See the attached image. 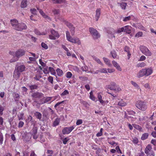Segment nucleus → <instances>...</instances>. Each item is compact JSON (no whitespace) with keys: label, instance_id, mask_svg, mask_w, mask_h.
Returning a JSON list of instances; mask_svg holds the SVG:
<instances>
[{"label":"nucleus","instance_id":"obj_1","mask_svg":"<svg viewBox=\"0 0 156 156\" xmlns=\"http://www.w3.org/2000/svg\"><path fill=\"white\" fill-rule=\"evenodd\" d=\"M153 72V68L150 67L145 69H143L139 71L137 74V77L139 78L142 77L144 76H148L151 75Z\"/></svg>","mask_w":156,"mask_h":156},{"label":"nucleus","instance_id":"obj_2","mask_svg":"<svg viewBox=\"0 0 156 156\" xmlns=\"http://www.w3.org/2000/svg\"><path fill=\"white\" fill-rule=\"evenodd\" d=\"M136 107L142 111H145L147 108V104L146 102L142 100L137 101L136 104Z\"/></svg>","mask_w":156,"mask_h":156},{"label":"nucleus","instance_id":"obj_3","mask_svg":"<svg viewBox=\"0 0 156 156\" xmlns=\"http://www.w3.org/2000/svg\"><path fill=\"white\" fill-rule=\"evenodd\" d=\"M66 35L67 40L73 43H76L78 45H80L81 42L80 40L78 38H73L70 35L69 32L68 31H67L66 32Z\"/></svg>","mask_w":156,"mask_h":156},{"label":"nucleus","instance_id":"obj_4","mask_svg":"<svg viewBox=\"0 0 156 156\" xmlns=\"http://www.w3.org/2000/svg\"><path fill=\"white\" fill-rule=\"evenodd\" d=\"M60 20L64 22V23L70 29L72 35H73L75 33V28L74 27L73 24L70 23L68 22L67 21L64 19H62Z\"/></svg>","mask_w":156,"mask_h":156},{"label":"nucleus","instance_id":"obj_5","mask_svg":"<svg viewBox=\"0 0 156 156\" xmlns=\"http://www.w3.org/2000/svg\"><path fill=\"white\" fill-rule=\"evenodd\" d=\"M106 87L107 89L115 91H119L121 90V88L114 82H112L110 85L106 86Z\"/></svg>","mask_w":156,"mask_h":156},{"label":"nucleus","instance_id":"obj_6","mask_svg":"<svg viewBox=\"0 0 156 156\" xmlns=\"http://www.w3.org/2000/svg\"><path fill=\"white\" fill-rule=\"evenodd\" d=\"M89 31L94 39H97L100 37V34L95 29L92 27H90L89 28Z\"/></svg>","mask_w":156,"mask_h":156},{"label":"nucleus","instance_id":"obj_7","mask_svg":"<svg viewBox=\"0 0 156 156\" xmlns=\"http://www.w3.org/2000/svg\"><path fill=\"white\" fill-rule=\"evenodd\" d=\"M140 49L142 53L147 56H151L152 55L151 52L145 46H141Z\"/></svg>","mask_w":156,"mask_h":156},{"label":"nucleus","instance_id":"obj_8","mask_svg":"<svg viewBox=\"0 0 156 156\" xmlns=\"http://www.w3.org/2000/svg\"><path fill=\"white\" fill-rule=\"evenodd\" d=\"M74 126L64 127L62 130V133L64 135L68 134L74 129Z\"/></svg>","mask_w":156,"mask_h":156},{"label":"nucleus","instance_id":"obj_9","mask_svg":"<svg viewBox=\"0 0 156 156\" xmlns=\"http://www.w3.org/2000/svg\"><path fill=\"white\" fill-rule=\"evenodd\" d=\"M51 35H49V38L51 40H55L56 37L58 38L60 36L57 31H55L54 30H51Z\"/></svg>","mask_w":156,"mask_h":156},{"label":"nucleus","instance_id":"obj_10","mask_svg":"<svg viewBox=\"0 0 156 156\" xmlns=\"http://www.w3.org/2000/svg\"><path fill=\"white\" fill-rule=\"evenodd\" d=\"M27 28V26L24 23H18L15 28V30L17 31H21L23 30L26 29Z\"/></svg>","mask_w":156,"mask_h":156},{"label":"nucleus","instance_id":"obj_11","mask_svg":"<svg viewBox=\"0 0 156 156\" xmlns=\"http://www.w3.org/2000/svg\"><path fill=\"white\" fill-rule=\"evenodd\" d=\"M25 54V51L23 49H18L15 52V56L18 58L23 56Z\"/></svg>","mask_w":156,"mask_h":156},{"label":"nucleus","instance_id":"obj_12","mask_svg":"<svg viewBox=\"0 0 156 156\" xmlns=\"http://www.w3.org/2000/svg\"><path fill=\"white\" fill-rule=\"evenodd\" d=\"M144 152L146 154L154 153L152 150V147L151 145L148 144L146 147L145 149Z\"/></svg>","mask_w":156,"mask_h":156},{"label":"nucleus","instance_id":"obj_13","mask_svg":"<svg viewBox=\"0 0 156 156\" xmlns=\"http://www.w3.org/2000/svg\"><path fill=\"white\" fill-rule=\"evenodd\" d=\"M107 33L108 34V36L109 38H112L113 37L115 38V36L114 34H116V30L113 29H111L108 30Z\"/></svg>","mask_w":156,"mask_h":156},{"label":"nucleus","instance_id":"obj_14","mask_svg":"<svg viewBox=\"0 0 156 156\" xmlns=\"http://www.w3.org/2000/svg\"><path fill=\"white\" fill-rule=\"evenodd\" d=\"M37 127H34L32 129V135L33 136V138L36 139L37 138Z\"/></svg>","mask_w":156,"mask_h":156},{"label":"nucleus","instance_id":"obj_15","mask_svg":"<svg viewBox=\"0 0 156 156\" xmlns=\"http://www.w3.org/2000/svg\"><path fill=\"white\" fill-rule=\"evenodd\" d=\"M124 28L123 32L128 34H130L131 32V27L129 25H127L123 27Z\"/></svg>","mask_w":156,"mask_h":156},{"label":"nucleus","instance_id":"obj_16","mask_svg":"<svg viewBox=\"0 0 156 156\" xmlns=\"http://www.w3.org/2000/svg\"><path fill=\"white\" fill-rule=\"evenodd\" d=\"M43 94L41 93L36 92L33 93L32 95V97L34 98H40L43 96Z\"/></svg>","mask_w":156,"mask_h":156},{"label":"nucleus","instance_id":"obj_17","mask_svg":"<svg viewBox=\"0 0 156 156\" xmlns=\"http://www.w3.org/2000/svg\"><path fill=\"white\" fill-rule=\"evenodd\" d=\"M102 93L101 92H98L97 94V96L98 98V101L100 102L101 104H103L104 103V101L102 98Z\"/></svg>","mask_w":156,"mask_h":156},{"label":"nucleus","instance_id":"obj_18","mask_svg":"<svg viewBox=\"0 0 156 156\" xmlns=\"http://www.w3.org/2000/svg\"><path fill=\"white\" fill-rule=\"evenodd\" d=\"M101 9L100 8L97 9L96 11V14L95 19L96 21H98L99 18L101 15Z\"/></svg>","mask_w":156,"mask_h":156},{"label":"nucleus","instance_id":"obj_19","mask_svg":"<svg viewBox=\"0 0 156 156\" xmlns=\"http://www.w3.org/2000/svg\"><path fill=\"white\" fill-rule=\"evenodd\" d=\"M11 23L13 28L15 29V28L18 23V21L16 19L11 20H10Z\"/></svg>","mask_w":156,"mask_h":156},{"label":"nucleus","instance_id":"obj_20","mask_svg":"<svg viewBox=\"0 0 156 156\" xmlns=\"http://www.w3.org/2000/svg\"><path fill=\"white\" fill-rule=\"evenodd\" d=\"M37 9L39 11V13L40 14L45 18L47 19L48 20H51L50 17L47 15H46L45 13L43 12L42 10L38 8L37 7Z\"/></svg>","mask_w":156,"mask_h":156},{"label":"nucleus","instance_id":"obj_21","mask_svg":"<svg viewBox=\"0 0 156 156\" xmlns=\"http://www.w3.org/2000/svg\"><path fill=\"white\" fill-rule=\"evenodd\" d=\"M34 114L36 117L38 119H39L40 120H41L42 117V115L41 114L37 111L35 112L34 113Z\"/></svg>","mask_w":156,"mask_h":156},{"label":"nucleus","instance_id":"obj_22","mask_svg":"<svg viewBox=\"0 0 156 156\" xmlns=\"http://www.w3.org/2000/svg\"><path fill=\"white\" fill-rule=\"evenodd\" d=\"M112 63L113 66L115 67L116 69L119 71H121L122 69L120 67V66L118 64V63L114 61H113L112 62Z\"/></svg>","mask_w":156,"mask_h":156},{"label":"nucleus","instance_id":"obj_23","mask_svg":"<svg viewBox=\"0 0 156 156\" xmlns=\"http://www.w3.org/2000/svg\"><path fill=\"white\" fill-rule=\"evenodd\" d=\"M20 75V72L16 70L14 71L13 73V77L16 79H18L19 78Z\"/></svg>","mask_w":156,"mask_h":156},{"label":"nucleus","instance_id":"obj_24","mask_svg":"<svg viewBox=\"0 0 156 156\" xmlns=\"http://www.w3.org/2000/svg\"><path fill=\"white\" fill-rule=\"evenodd\" d=\"M25 67L23 65H22L18 66L16 69V70L20 72V73L23 72L25 70Z\"/></svg>","mask_w":156,"mask_h":156},{"label":"nucleus","instance_id":"obj_25","mask_svg":"<svg viewBox=\"0 0 156 156\" xmlns=\"http://www.w3.org/2000/svg\"><path fill=\"white\" fill-rule=\"evenodd\" d=\"M27 0H23L21 3L20 6L22 8H25L27 6Z\"/></svg>","mask_w":156,"mask_h":156},{"label":"nucleus","instance_id":"obj_26","mask_svg":"<svg viewBox=\"0 0 156 156\" xmlns=\"http://www.w3.org/2000/svg\"><path fill=\"white\" fill-rule=\"evenodd\" d=\"M127 105L126 102L125 101L121 99L118 103V105L121 106H125Z\"/></svg>","mask_w":156,"mask_h":156},{"label":"nucleus","instance_id":"obj_27","mask_svg":"<svg viewBox=\"0 0 156 156\" xmlns=\"http://www.w3.org/2000/svg\"><path fill=\"white\" fill-rule=\"evenodd\" d=\"M103 59L104 62L109 67H111L112 66V64L110 62V61L109 59L105 57H104L103 58Z\"/></svg>","mask_w":156,"mask_h":156},{"label":"nucleus","instance_id":"obj_28","mask_svg":"<svg viewBox=\"0 0 156 156\" xmlns=\"http://www.w3.org/2000/svg\"><path fill=\"white\" fill-rule=\"evenodd\" d=\"M34 32L37 35H45L46 34V32H40L37 29H35L34 30Z\"/></svg>","mask_w":156,"mask_h":156},{"label":"nucleus","instance_id":"obj_29","mask_svg":"<svg viewBox=\"0 0 156 156\" xmlns=\"http://www.w3.org/2000/svg\"><path fill=\"white\" fill-rule=\"evenodd\" d=\"M51 1L55 4H61L65 3V0H51Z\"/></svg>","mask_w":156,"mask_h":156},{"label":"nucleus","instance_id":"obj_30","mask_svg":"<svg viewBox=\"0 0 156 156\" xmlns=\"http://www.w3.org/2000/svg\"><path fill=\"white\" fill-rule=\"evenodd\" d=\"M108 142L111 145L115 147L118 144L117 143H116L114 141H112L111 139H108Z\"/></svg>","mask_w":156,"mask_h":156},{"label":"nucleus","instance_id":"obj_31","mask_svg":"<svg viewBox=\"0 0 156 156\" xmlns=\"http://www.w3.org/2000/svg\"><path fill=\"white\" fill-rule=\"evenodd\" d=\"M60 121V119L57 118L55 119L53 123V126H55L58 125Z\"/></svg>","mask_w":156,"mask_h":156},{"label":"nucleus","instance_id":"obj_32","mask_svg":"<svg viewBox=\"0 0 156 156\" xmlns=\"http://www.w3.org/2000/svg\"><path fill=\"white\" fill-rule=\"evenodd\" d=\"M52 97H47L44 98V102L41 103V104H44L47 103L50 101L52 99Z\"/></svg>","mask_w":156,"mask_h":156},{"label":"nucleus","instance_id":"obj_33","mask_svg":"<svg viewBox=\"0 0 156 156\" xmlns=\"http://www.w3.org/2000/svg\"><path fill=\"white\" fill-rule=\"evenodd\" d=\"M133 127L136 129L139 130V131H141L142 129V128L141 126L138 125L133 124Z\"/></svg>","mask_w":156,"mask_h":156},{"label":"nucleus","instance_id":"obj_34","mask_svg":"<svg viewBox=\"0 0 156 156\" xmlns=\"http://www.w3.org/2000/svg\"><path fill=\"white\" fill-rule=\"evenodd\" d=\"M121 9H125L127 4L126 2H122L119 3Z\"/></svg>","mask_w":156,"mask_h":156},{"label":"nucleus","instance_id":"obj_35","mask_svg":"<svg viewBox=\"0 0 156 156\" xmlns=\"http://www.w3.org/2000/svg\"><path fill=\"white\" fill-rule=\"evenodd\" d=\"M118 107L117 106H110L109 109L110 112L115 113L116 110V108H117Z\"/></svg>","mask_w":156,"mask_h":156},{"label":"nucleus","instance_id":"obj_36","mask_svg":"<svg viewBox=\"0 0 156 156\" xmlns=\"http://www.w3.org/2000/svg\"><path fill=\"white\" fill-rule=\"evenodd\" d=\"M148 136V133H145L143 134L141 137V139L142 140H144L147 139Z\"/></svg>","mask_w":156,"mask_h":156},{"label":"nucleus","instance_id":"obj_37","mask_svg":"<svg viewBox=\"0 0 156 156\" xmlns=\"http://www.w3.org/2000/svg\"><path fill=\"white\" fill-rule=\"evenodd\" d=\"M90 98L93 101H95L96 100V98L93 95L92 91H91L90 93Z\"/></svg>","mask_w":156,"mask_h":156},{"label":"nucleus","instance_id":"obj_38","mask_svg":"<svg viewBox=\"0 0 156 156\" xmlns=\"http://www.w3.org/2000/svg\"><path fill=\"white\" fill-rule=\"evenodd\" d=\"M56 72L57 75L59 76H61L63 74V72L59 68H58L56 69Z\"/></svg>","mask_w":156,"mask_h":156},{"label":"nucleus","instance_id":"obj_39","mask_svg":"<svg viewBox=\"0 0 156 156\" xmlns=\"http://www.w3.org/2000/svg\"><path fill=\"white\" fill-rule=\"evenodd\" d=\"M111 54L114 58H115L117 56L116 52L115 51H112L110 52Z\"/></svg>","mask_w":156,"mask_h":156},{"label":"nucleus","instance_id":"obj_40","mask_svg":"<svg viewBox=\"0 0 156 156\" xmlns=\"http://www.w3.org/2000/svg\"><path fill=\"white\" fill-rule=\"evenodd\" d=\"M146 66V64L144 62H141L138 63L137 65L138 67H144Z\"/></svg>","mask_w":156,"mask_h":156},{"label":"nucleus","instance_id":"obj_41","mask_svg":"<svg viewBox=\"0 0 156 156\" xmlns=\"http://www.w3.org/2000/svg\"><path fill=\"white\" fill-rule=\"evenodd\" d=\"M131 84L137 89H140L139 86L135 82L132 81L131 82Z\"/></svg>","mask_w":156,"mask_h":156},{"label":"nucleus","instance_id":"obj_42","mask_svg":"<svg viewBox=\"0 0 156 156\" xmlns=\"http://www.w3.org/2000/svg\"><path fill=\"white\" fill-rule=\"evenodd\" d=\"M126 111L129 115H134L136 113L135 112L132 110H127Z\"/></svg>","mask_w":156,"mask_h":156},{"label":"nucleus","instance_id":"obj_43","mask_svg":"<svg viewBox=\"0 0 156 156\" xmlns=\"http://www.w3.org/2000/svg\"><path fill=\"white\" fill-rule=\"evenodd\" d=\"M48 70L52 74L55 75L56 74L53 68L49 67L48 68Z\"/></svg>","mask_w":156,"mask_h":156},{"label":"nucleus","instance_id":"obj_44","mask_svg":"<svg viewBox=\"0 0 156 156\" xmlns=\"http://www.w3.org/2000/svg\"><path fill=\"white\" fill-rule=\"evenodd\" d=\"M48 82L50 83L51 84H53V78L52 76H49L48 78Z\"/></svg>","mask_w":156,"mask_h":156},{"label":"nucleus","instance_id":"obj_45","mask_svg":"<svg viewBox=\"0 0 156 156\" xmlns=\"http://www.w3.org/2000/svg\"><path fill=\"white\" fill-rule=\"evenodd\" d=\"M143 32H137L135 35V37H136L138 38L140 37H141L143 35Z\"/></svg>","mask_w":156,"mask_h":156},{"label":"nucleus","instance_id":"obj_46","mask_svg":"<svg viewBox=\"0 0 156 156\" xmlns=\"http://www.w3.org/2000/svg\"><path fill=\"white\" fill-rule=\"evenodd\" d=\"M124 28L123 27L118 29L117 30H116V33L119 34L122 32H123Z\"/></svg>","mask_w":156,"mask_h":156},{"label":"nucleus","instance_id":"obj_47","mask_svg":"<svg viewBox=\"0 0 156 156\" xmlns=\"http://www.w3.org/2000/svg\"><path fill=\"white\" fill-rule=\"evenodd\" d=\"M99 71L101 73H107V69L106 68L100 69Z\"/></svg>","mask_w":156,"mask_h":156},{"label":"nucleus","instance_id":"obj_48","mask_svg":"<svg viewBox=\"0 0 156 156\" xmlns=\"http://www.w3.org/2000/svg\"><path fill=\"white\" fill-rule=\"evenodd\" d=\"M69 94V92L67 90H65L60 95L61 96H64L68 94Z\"/></svg>","mask_w":156,"mask_h":156},{"label":"nucleus","instance_id":"obj_49","mask_svg":"<svg viewBox=\"0 0 156 156\" xmlns=\"http://www.w3.org/2000/svg\"><path fill=\"white\" fill-rule=\"evenodd\" d=\"M29 86L31 90L37 89V86L36 85H29Z\"/></svg>","mask_w":156,"mask_h":156},{"label":"nucleus","instance_id":"obj_50","mask_svg":"<svg viewBox=\"0 0 156 156\" xmlns=\"http://www.w3.org/2000/svg\"><path fill=\"white\" fill-rule=\"evenodd\" d=\"M3 137L2 134L1 133H0V144H2L3 143Z\"/></svg>","mask_w":156,"mask_h":156},{"label":"nucleus","instance_id":"obj_51","mask_svg":"<svg viewBox=\"0 0 156 156\" xmlns=\"http://www.w3.org/2000/svg\"><path fill=\"white\" fill-rule=\"evenodd\" d=\"M72 73L70 72H67L66 73V76L67 78H70L72 76Z\"/></svg>","mask_w":156,"mask_h":156},{"label":"nucleus","instance_id":"obj_52","mask_svg":"<svg viewBox=\"0 0 156 156\" xmlns=\"http://www.w3.org/2000/svg\"><path fill=\"white\" fill-rule=\"evenodd\" d=\"M132 141L134 144H137L139 142L138 138L136 137L133 138V140Z\"/></svg>","mask_w":156,"mask_h":156},{"label":"nucleus","instance_id":"obj_53","mask_svg":"<svg viewBox=\"0 0 156 156\" xmlns=\"http://www.w3.org/2000/svg\"><path fill=\"white\" fill-rule=\"evenodd\" d=\"M5 109V107L0 105V115H2L3 114V112Z\"/></svg>","mask_w":156,"mask_h":156},{"label":"nucleus","instance_id":"obj_54","mask_svg":"<svg viewBox=\"0 0 156 156\" xmlns=\"http://www.w3.org/2000/svg\"><path fill=\"white\" fill-rule=\"evenodd\" d=\"M30 11L31 12L32 14H33L34 15H36L37 12V11L36 9H30Z\"/></svg>","mask_w":156,"mask_h":156},{"label":"nucleus","instance_id":"obj_55","mask_svg":"<svg viewBox=\"0 0 156 156\" xmlns=\"http://www.w3.org/2000/svg\"><path fill=\"white\" fill-rule=\"evenodd\" d=\"M24 123L23 122L20 121L19 123L18 127L19 128H22L24 125Z\"/></svg>","mask_w":156,"mask_h":156},{"label":"nucleus","instance_id":"obj_56","mask_svg":"<svg viewBox=\"0 0 156 156\" xmlns=\"http://www.w3.org/2000/svg\"><path fill=\"white\" fill-rule=\"evenodd\" d=\"M24 114L23 113H21L18 116V120H23V119Z\"/></svg>","mask_w":156,"mask_h":156},{"label":"nucleus","instance_id":"obj_57","mask_svg":"<svg viewBox=\"0 0 156 156\" xmlns=\"http://www.w3.org/2000/svg\"><path fill=\"white\" fill-rule=\"evenodd\" d=\"M41 45L42 48H45V49H47L48 48V46L44 42H42L41 43Z\"/></svg>","mask_w":156,"mask_h":156},{"label":"nucleus","instance_id":"obj_58","mask_svg":"<svg viewBox=\"0 0 156 156\" xmlns=\"http://www.w3.org/2000/svg\"><path fill=\"white\" fill-rule=\"evenodd\" d=\"M83 123L82 120L81 119L78 120L76 122V125H79L82 124Z\"/></svg>","mask_w":156,"mask_h":156},{"label":"nucleus","instance_id":"obj_59","mask_svg":"<svg viewBox=\"0 0 156 156\" xmlns=\"http://www.w3.org/2000/svg\"><path fill=\"white\" fill-rule=\"evenodd\" d=\"M54 14L55 15L59 14L60 11L59 9H55L53 10Z\"/></svg>","mask_w":156,"mask_h":156},{"label":"nucleus","instance_id":"obj_60","mask_svg":"<svg viewBox=\"0 0 156 156\" xmlns=\"http://www.w3.org/2000/svg\"><path fill=\"white\" fill-rule=\"evenodd\" d=\"M115 149L117 151V152L118 153H119L120 154H122V152L120 150L119 147V146H117L116 147Z\"/></svg>","mask_w":156,"mask_h":156},{"label":"nucleus","instance_id":"obj_61","mask_svg":"<svg viewBox=\"0 0 156 156\" xmlns=\"http://www.w3.org/2000/svg\"><path fill=\"white\" fill-rule=\"evenodd\" d=\"M69 140V139H68V137H66L64 139L62 140L63 144H66Z\"/></svg>","mask_w":156,"mask_h":156},{"label":"nucleus","instance_id":"obj_62","mask_svg":"<svg viewBox=\"0 0 156 156\" xmlns=\"http://www.w3.org/2000/svg\"><path fill=\"white\" fill-rule=\"evenodd\" d=\"M130 18L131 17L130 16L125 17L123 20V21L125 22L127 21L130 20Z\"/></svg>","mask_w":156,"mask_h":156},{"label":"nucleus","instance_id":"obj_63","mask_svg":"<svg viewBox=\"0 0 156 156\" xmlns=\"http://www.w3.org/2000/svg\"><path fill=\"white\" fill-rule=\"evenodd\" d=\"M146 59V57L144 55H142L141 56L140 58V59L139 60V61H143L145 60Z\"/></svg>","mask_w":156,"mask_h":156},{"label":"nucleus","instance_id":"obj_64","mask_svg":"<svg viewBox=\"0 0 156 156\" xmlns=\"http://www.w3.org/2000/svg\"><path fill=\"white\" fill-rule=\"evenodd\" d=\"M151 143L154 146H156V139H152L151 141Z\"/></svg>","mask_w":156,"mask_h":156}]
</instances>
